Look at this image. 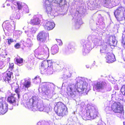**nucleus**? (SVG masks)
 <instances>
[{"label":"nucleus","instance_id":"obj_13","mask_svg":"<svg viewBox=\"0 0 125 125\" xmlns=\"http://www.w3.org/2000/svg\"><path fill=\"white\" fill-rule=\"evenodd\" d=\"M106 58L107 62L109 63L113 62L115 60V56L112 53L108 52L107 53Z\"/></svg>","mask_w":125,"mask_h":125},{"label":"nucleus","instance_id":"obj_29","mask_svg":"<svg viewBox=\"0 0 125 125\" xmlns=\"http://www.w3.org/2000/svg\"><path fill=\"white\" fill-rule=\"evenodd\" d=\"M98 114V113L97 112H94L93 114V119H94L96 117L98 116L97 115Z\"/></svg>","mask_w":125,"mask_h":125},{"label":"nucleus","instance_id":"obj_38","mask_svg":"<svg viewBox=\"0 0 125 125\" xmlns=\"http://www.w3.org/2000/svg\"><path fill=\"white\" fill-rule=\"evenodd\" d=\"M17 94L18 95V98H19L20 97V94Z\"/></svg>","mask_w":125,"mask_h":125},{"label":"nucleus","instance_id":"obj_28","mask_svg":"<svg viewBox=\"0 0 125 125\" xmlns=\"http://www.w3.org/2000/svg\"><path fill=\"white\" fill-rule=\"evenodd\" d=\"M7 40L8 41V44L9 45H10L11 43L14 42L13 39L11 38L7 39Z\"/></svg>","mask_w":125,"mask_h":125},{"label":"nucleus","instance_id":"obj_22","mask_svg":"<svg viewBox=\"0 0 125 125\" xmlns=\"http://www.w3.org/2000/svg\"><path fill=\"white\" fill-rule=\"evenodd\" d=\"M108 50V48L107 45H104L101 48L100 52L101 53H105L106 54L107 52V51Z\"/></svg>","mask_w":125,"mask_h":125},{"label":"nucleus","instance_id":"obj_26","mask_svg":"<svg viewBox=\"0 0 125 125\" xmlns=\"http://www.w3.org/2000/svg\"><path fill=\"white\" fill-rule=\"evenodd\" d=\"M14 63H10L9 69L11 71L14 68Z\"/></svg>","mask_w":125,"mask_h":125},{"label":"nucleus","instance_id":"obj_14","mask_svg":"<svg viewBox=\"0 0 125 125\" xmlns=\"http://www.w3.org/2000/svg\"><path fill=\"white\" fill-rule=\"evenodd\" d=\"M50 3L48 0H45L44 3L45 8L46 11L48 13H51L52 10L51 5Z\"/></svg>","mask_w":125,"mask_h":125},{"label":"nucleus","instance_id":"obj_17","mask_svg":"<svg viewBox=\"0 0 125 125\" xmlns=\"http://www.w3.org/2000/svg\"><path fill=\"white\" fill-rule=\"evenodd\" d=\"M54 70L53 67H48L47 69L46 68L45 70H44L43 73H46L48 74H52L53 73Z\"/></svg>","mask_w":125,"mask_h":125},{"label":"nucleus","instance_id":"obj_32","mask_svg":"<svg viewBox=\"0 0 125 125\" xmlns=\"http://www.w3.org/2000/svg\"><path fill=\"white\" fill-rule=\"evenodd\" d=\"M15 90V92L17 94H20V92L19 91V87L17 88Z\"/></svg>","mask_w":125,"mask_h":125},{"label":"nucleus","instance_id":"obj_33","mask_svg":"<svg viewBox=\"0 0 125 125\" xmlns=\"http://www.w3.org/2000/svg\"><path fill=\"white\" fill-rule=\"evenodd\" d=\"M112 42L113 43V44H110V45L115 46L116 45L115 43V39H114V40L112 39Z\"/></svg>","mask_w":125,"mask_h":125},{"label":"nucleus","instance_id":"obj_34","mask_svg":"<svg viewBox=\"0 0 125 125\" xmlns=\"http://www.w3.org/2000/svg\"><path fill=\"white\" fill-rule=\"evenodd\" d=\"M43 88L44 89H46V91H47L48 90V87H47V86H46V85H44L43 86Z\"/></svg>","mask_w":125,"mask_h":125},{"label":"nucleus","instance_id":"obj_39","mask_svg":"<svg viewBox=\"0 0 125 125\" xmlns=\"http://www.w3.org/2000/svg\"><path fill=\"white\" fill-rule=\"evenodd\" d=\"M123 125H125V121L123 122Z\"/></svg>","mask_w":125,"mask_h":125},{"label":"nucleus","instance_id":"obj_41","mask_svg":"<svg viewBox=\"0 0 125 125\" xmlns=\"http://www.w3.org/2000/svg\"><path fill=\"white\" fill-rule=\"evenodd\" d=\"M118 87H117V89H118Z\"/></svg>","mask_w":125,"mask_h":125},{"label":"nucleus","instance_id":"obj_9","mask_svg":"<svg viewBox=\"0 0 125 125\" xmlns=\"http://www.w3.org/2000/svg\"><path fill=\"white\" fill-rule=\"evenodd\" d=\"M43 26L47 30H50L54 28L55 26V24L53 22L46 20L43 22Z\"/></svg>","mask_w":125,"mask_h":125},{"label":"nucleus","instance_id":"obj_10","mask_svg":"<svg viewBox=\"0 0 125 125\" xmlns=\"http://www.w3.org/2000/svg\"><path fill=\"white\" fill-rule=\"evenodd\" d=\"M124 9V8L123 7H119L114 13V14L117 20L119 21H120L122 20V17L121 12L123 11V10Z\"/></svg>","mask_w":125,"mask_h":125},{"label":"nucleus","instance_id":"obj_6","mask_svg":"<svg viewBox=\"0 0 125 125\" xmlns=\"http://www.w3.org/2000/svg\"><path fill=\"white\" fill-rule=\"evenodd\" d=\"M5 102L4 99H0V114L3 115L7 111L8 105Z\"/></svg>","mask_w":125,"mask_h":125},{"label":"nucleus","instance_id":"obj_21","mask_svg":"<svg viewBox=\"0 0 125 125\" xmlns=\"http://www.w3.org/2000/svg\"><path fill=\"white\" fill-rule=\"evenodd\" d=\"M15 63L19 64L22 63L23 62V59L19 56L16 57L14 59Z\"/></svg>","mask_w":125,"mask_h":125},{"label":"nucleus","instance_id":"obj_4","mask_svg":"<svg viewBox=\"0 0 125 125\" xmlns=\"http://www.w3.org/2000/svg\"><path fill=\"white\" fill-rule=\"evenodd\" d=\"M2 26L8 31H10L15 29V24L13 21L10 22L6 21L3 23Z\"/></svg>","mask_w":125,"mask_h":125},{"label":"nucleus","instance_id":"obj_1","mask_svg":"<svg viewBox=\"0 0 125 125\" xmlns=\"http://www.w3.org/2000/svg\"><path fill=\"white\" fill-rule=\"evenodd\" d=\"M54 111L58 116L62 117L68 114L67 108L66 105L62 102L56 103L54 108Z\"/></svg>","mask_w":125,"mask_h":125},{"label":"nucleus","instance_id":"obj_40","mask_svg":"<svg viewBox=\"0 0 125 125\" xmlns=\"http://www.w3.org/2000/svg\"><path fill=\"white\" fill-rule=\"evenodd\" d=\"M85 53V52H84L83 53V54L84 55H85V54L84 53Z\"/></svg>","mask_w":125,"mask_h":125},{"label":"nucleus","instance_id":"obj_8","mask_svg":"<svg viewBox=\"0 0 125 125\" xmlns=\"http://www.w3.org/2000/svg\"><path fill=\"white\" fill-rule=\"evenodd\" d=\"M106 85V83L105 82H98L94 85L93 90L95 91L96 90H102L105 88Z\"/></svg>","mask_w":125,"mask_h":125},{"label":"nucleus","instance_id":"obj_27","mask_svg":"<svg viewBox=\"0 0 125 125\" xmlns=\"http://www.w3.org/2000/svg\"><path fill=\"white\" fill-rule=\"evenodd\" d=\"M17 8L19 10H21L22 8V6L19 2H17Z\"/></svg>","mask_w":125,"mask_h":125},{"label":"nucleus","instance_id":"obj_15","mask_svg":"<svg viewBox=\"0 0 125 125\" xmlns=\"http://www.w3.org/2000/svg\"><path fill=\"white\" fill-rule=\"evenodd\" d=\"M47 65L48 62L47 60H44L42 61L40 68L41 73L43 74V71L45 70L46 68L47 67Z\"/></svg>","mask_w":125,"mask_h":125},{"label":"nucleus","instance_id":"obj_16","mask_svg":"<svg viewBox=\"0 0 125 125\" xmlns=\"http://www.w3.org/2000/svg\"><path fill=\"white\" fill-rule=\"evenodd\" d=\"M40 54L46 55L48 57L49 55V50L48 48L46 47H44L40 50Z\"/></svg>","mask_w":125,"mask_h":125},{"label":"nucleus","instance_id":"obj_36","mask_svg":"<svg viewBox=\"0 0 125 125\" xmlns=\"http://www.w3.org/2000/svg\"><path fill=\"white\" fill-rule=\"evenodd\" d=\"M122 42L123 44V46L125 48V38L123 40Z\"/></svg>","mask_w":125,"mask_h":125},{"label":"nucleus","instance_id":"obj_2","mask_svg":"<svg viewBox=\"0 0 125 125\" xmlns=\"http://www.w3.org/2000/svg\"><path fill=\"white\" fill-rule=\"evenodd\" d=\"M38 99L36 96H32L29 101L26 103L25 106L26 108L31 109L32 110L34 111L38 107Z\"/></svg>","mask_w":125,"mask_h":125},{"label":"nucleus","instance_id":"obj_23","mask_svg":"<svg viewBox=\"0 0 125 125\" xmlns=\"http://www.w3.org/2000/svg\"><path fill=\"white\" fill-rule=\"evenodd\" d=\"M10 84L11 85V88L12 89H15L19 87L18 86L17 84L14 83H12Z\"/></svg>","mask_w":125,"mask_h":125},{"label":"nucleus","instance_id":"obj_12","mask_svg":"<svg viewBox=\"0 0 125 125\" xmlns=\"http://www.w3.org/2000/svg\"><path fill=\"white\" fill-rule=\"evenodd\" d=\"M77 91L79 93L82 94H87L88 92V90L87 89V86L86 85H81L79 87H78Z\"/></svg>","mask_w":125,"mask_h":125},{"label":"nucleus","instance_id":"obj_19","mask_svg":"<svg viewBox=\"0 0 125 125\" xmlns=\"http://www.w3.org/2000/svg\"><path fill=\"white\" fill-rule=\"evenodd\" d=\"M58 47L57 45L55 44L52 46L51 49L52 53L54 54L57 53L58 51Z\"/></svg>","mask_w":125,"mask_h":125},{"label":"nucleus","instance_id":"obj_5","mask_svg":"<svg viewBox=\"0 0 125 125\" xmlns=\"http://www.w3.org/2000/svg\"><path fill=\"white\" fill-rule=\"evenodd\" d=\"M47 37V33L43 31H42L38 33L36 38L38 41L44 43L46 42Z\"/></svg>","mask_w":125,"mask_h":125},{"label":"nucleus","instance_id":"obj_24","mask_svg":"<svg viewBox=\"0 0 125 125\" xmlns=\"http://www.w3.org/2000/svg\"><path fill=\"white\" fill-rule=\"evenodd\" d=\"M121 91L122 94L125 95V84L123 85L121 87Z\"/></svg>","mask_w":125,"mask_h":125},{"label":"nucleus","instance_id":"obj_7","mask_svg":"<svg viewBox=\"0 0 125 125\" xmlns=\"http://www.w3.org/2000/svg\"><path fill=\"white\" fill-rule=\"evenodd\" d=\"M12 73L10 71H7L6 73H3L2 76L3 79L6 83L10 84L12 83L11 79V75Z\"/></svg>","mask_w":125,"mask_h":125},{"label":"nucleus","instance_id":"obj_25","mask_svg":"<svg viewBox=\"0 0 125 125\" xmlns=\"http://www.w3.org/2000/svg\"><path fill=\"white\" fill-rule=\"evenodd\" d=\"M48 62V67H53L52 64L53 62L52 60H47Z\"/></svg>","mask_w":125,"mask_h":125},{"label":"nucleus","instance_id":"obj_30","mask_svg":"<svg viewBox=\"0 0 125 125\" xmlns=\"http://www.w3.org/2000/svg\"><path fill=\"white\" fill-rule=\"evenodd\" d=\"M20 46V45L19 43H17L14 45V47L16 49H18Z\"/></svg>","mask_w":125,"mask_h":125},{"label":"nucleus","instance_id":"obj_37","mask_svg":"<svg viewBox=\"0 0 125 125\" xmlns=\"http://www.w3.org/2000/svg\"><path fill=\"white\" fill-rule=\"evenodd\" d=\"M38 78V76H36L34 78V79H33V80L36 79L37 78Z\"/></svg>","mask_w":125,"mask_h":125},{"label":"nucleus","instance_id":"obj_18","mask_svg":"<svg viewBox=\"0 0 125 125\" xmlns=\"http://www.w3.org/2000/svg\"><path fill=\"white\" fill-rule=\"evenodd\" d=\"M30 23L32 25H38L40 23V21L38 18H36L31 20Z\"/></svg>","mask_w":125,"mask_h":125},{"label":"nucleus","instance_id":"obj_35","mask_svg":"<svg viewBox=\"0 0 125 125\" xmlns=\"http://www.w3.org/2000/svg\"><path fill=\"white\" fill-rule=\"evenodd\" d=\"M57 42H58V44L59 45H61L62 44V42L61 40L57 39Z\"/></svg>","mask_w":125,"mask_h":125},{"label":"nucleus","instance_id":"obj_3","mask_svg":"<svg viewBox=\"0 0 125 125\" xmlns=\"http://www.w3.org/2000/svg\"><path fill=\"white\" fill-rule=\"evenodd\" d=\"M111 110L114 113L122 114L124 113L123 107L122 104L118 101H113L111 105Z\"/></svg>","mask_w":125,"mask_h":125},{"label":"nucleus","instance_id":"obj_20","mask_svg":"<svg viewBox=\"0 0 125 125\" xmlns=\"http://www.w3.org/2000/svg\"><path fill=\"white\" fill-rule=\"evenodd\" d=\"M31 84V83L30 81L27 80H25L23 83L22 89H24L25 90H26V88L28 89L30 86Z\"/></svg>","mask_w":125,"mask_h":125},{"label":"nucleus","instance_id":"obj_11","mask_svg":"<svg viewBox=\"0 0 125 125\" xmlns=\"http://www.w3.org/2000/svg\"><path fill=\"white\" fill-rule=\"evenodd\" d=\"M15 94H11L8 97L7 101L8 102L13 105H15L17 104V98Z\"/></svg>","mask_w":125,"mask_h":125},{"label":"nucleus","instance_id":"obj_31","mask_svg":"<svg viewBox=\"0 0 125 125\" xmlns=\"http://www.w3.org/2000/svg\"><path fill=\"white\" fill-rule=\"evenodd\" d=\"M3 62L0 60V69H2L3 68Z\"/></svg>","mask_w":125,"mask_h":125}]
</instances>
